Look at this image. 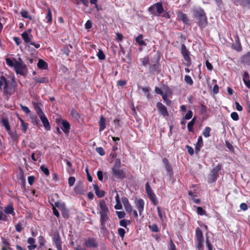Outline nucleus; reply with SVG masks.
<instances>
[{
    "label": "nucleus",
    "instance_id": "1",
    "mask_svg": "<svg viewBox=\"0 0 250 250\" xmlns=\"http://www.w3.org/2000/svg\"><path fill=\"white\" fill-rule=\"evenodd\" d=\"M17 87L18 83L14 77L9 80L3 75L0 76V90L3 96L8 97L7 100L15 93Z\"/></svg>",
    "mask_w": 250,
    "mask_h": 250
},
{
    "label": "nucleus",
    "instance_id": "2",
    "mask_svg": "<svg viewBox=\"0 0 250 250\" xmlns=\"http://www.w3.org/2000/svg\"><path fill=\"white\" fill-rule=\"evenodd\" d=\"M98 209V213L100 215V229L102 230H106V223L109 221V211L108 207L104 200H101L99 201Z\"/></svg>",
    "mask_w": 250,
    "mask_h": 250
},
{
    "label": "nucleus",
    "instance_id": "3",
    "mask_svg": "<svg viewBox=\"0 0 250 250\" xmlns=\"http://www.w3.org/2000/svg\"><path fill=\"white\" fill-rule=\"evenodd\" d=\"M193 16L197 20L199 26L203 28L207 25V18L204 9L201 8L194 9L193 10Z\"/></svg>",
    "mask_w": 250,
    "mask_h": 250
},
{
    "label": "nucleus",
    "instance_id": "4",
    "mask_svg": "<svg viewBox=\"0 0 250 250\" xmlns=\"http://www.w3.org/2000/svg\"><path fill=\"white\" fill-rule=\"evenodd\" d=\"M121 167V160L119 158H116L113 167H112V176L118 179H123L126 177V173L120 168Z\"/></svg>",
    "mask_w": 250,
    "mask_h": 250
},
{
    "label": "nucleus",
    "instance_id": "5",
    "mask_svg": "<svg viewBox=\"0 0 250 250\" xmlns=\"http://www.w3.org/2000/svg\"><path fill=\"white\" fill-rule=\"evenodd\" d=\"M19 61H17L16 59H14L15 66L14 69L18 75L21 76L25 75V72L27 71L26 65L21 59H19Z\"/></svg>",
    "mask_w": 250,
    "mask_h": 250
},
{
    "label": "nucleus",
    "instance_id": "6",
    "mask_svg": "<svg viewBox=\"0 0 250 250\" xmlns=\"http://www.w3.org/2000/svg\"><path fill=\"white\" fill-rule=\"evenodd\" d=\"M222 165L218 164L215 167L212 168L208 177V182L212 183L215 182L219 177V172L221 170Z\"/></svg>",
    "mask_w": 250,
    "mask_h": 250
},
{
    "label": "nucleus",
    "instance_id": "7",
    "mask_svg": "<svg viewBox=\"0 0 250 250\" xmlns=\"http://www.w3.org/2000/svg\"><path fill=\"white\" fill-rule=\"evenodd\" d=\"M148 11L154 15L159 16L164 11L162 3L158 2L152 5L148 8Z\"/></svg>",
    "mask_w": 250,
    "mask_h": 250
},
{
    "label": "nucleus",
    "instance_id": "8",
    "mask_svg": "<svg viewBox=\"0 0 250 250\" xmlns=\"http://www.w3.org/2000/svg\"><path fill=\"white\" fill-rule=\"evenodd\" d=\"M181 53L185 61L186 62V65L188 66H189L191 64L190 54L184 44H182L181 45Z\"/></svg>",
    "mask_w": 250,
    "mask_h": 250
},
{
    "label": "nucleus",
    "instance_id": "9",
    "mask_svg": "<svg viewBox=\"0 0 250 250\" xmlns=\"http://www.w3.org/2000/svg\"><path fill=\"white\" fill-rule=\"evenodd\" d=\"M52 241L57 250H62V240L59 232L58 231H56L53 233Z\"/></svg>",
    "mask_w": 250,
    "mask_h": 250
},
{
    "label": "nucleus",
    "instance_id": "10",
    "mask_svg": "<svg viewBox=\"0 0 250 250\" xmlns=\"http://www.w3.org/2000/svg\"><path fill=\"white\" fill-rule=\"evenodd\" d=\"M156 107L159 113L164 117H168L169 116L167 107L161 102H158L157 103Z\"/></svg>",
    "mask_w": 250,
    "mask_h": 250
},
{
    "label": "nucleus",
    "instance_id": "11",
    "mask_svg": "<svg viewBox=\"0 0 250 250\" xmlns=\"http://www.w3.org/2000/svg\"><path fill=\"white\" fill-rule=\"evenodd\" d=\"M135 207L139 211L140 215H142L145 207V202L142 198L136 199L135 200Z\"/></svg>",
    "mask_w": 250,
    "mask_h": 250
},
{
    "label": "nucleus",
    "instance_id": "12",
    "mask_svg": "<svg viewBox=\"0 0 250 250\" xmlns=\"http://www.w3.org/2000/svg\"><path fill=\"white\" fill-rule=\"evenodd\" d=\"M56 123L58 125L60 124V123L62 124V129L65 134H66L69 132L70 129V125L67 121L65 120H57Z\"/></svg>",
    "mask_w": 250,
    "mask_h": 250
},
{
    "label": "nucleus",
    "instance_id": "13",
    "mask_svg": "<svg viewBox=\"0 0 250 250\" xmlns=\"http://www.w3.org/2000/svg\"><path fill=\"white\" fill-rule=\"evenodd\" d=\"M85 246L88 248H96L98 246L96 239L93 237H89L85 240Z\"/></svg>",
    "mask_w": 250,
    "mask_h": 250
},
{
    "label": "nucleus",
    "instance_id": "14",
    "mask_svg": "<svg viewBox=\"0 0 250 250\" xmlns=\"http://www.w3.org/2000/svg\"><path fill=\"white\" fill-rule=\"evenodd\" d=\"M177 20L181 21L183 23L186 25H190L189 20L188 19L187 15L182 11H178L177 13Z\"/></svg>",
    "mask_w": 250,
    "mask_h": 250
},
{
    "label": "nucleus",
    "instance_id": "15",
    "mask_svg": "<svg viewBox=\"0 0 250 250\" xmlns=\"http://www.w3.org/2000/svg\"><path fill=\"white\" fill-rule=\"evenodd\" d=\"M160 64L159 63V59L158 58L154 63L151 65H150L149 67V73L154 74L159 71Z\"/></svg>",
    "mask_w": 250,
    "mask_h": 250
},
{
    "label": "nucleus",
    "instance_id": "16",
    "mask_svg": "<svg viewBox=\"0 0 250 250\" xmlns=\"http://www.w3.org/2000/svg\"><path fill=\"white\" fill-rule=\"evenodd\" d=\"M122 201L125 207L126 211L128 213H130L132 211V207L129 202L128 199L126 197L122 198Z\"/></svg>",
    "mask_w": 250,
    "mask_h": 250
},
{
    "label": "nucleus",
    "instance_id": "17",
    "mask_svg": "<svg viewBox=\"0 0 250 250\" xmlns=\"http://www.w3.org/2000/svg\"><path fill=\"white\" fill-rule=\"evenodd\" d=\"M27 243L29 244L27 246L28 250H34L37 247L36 244V239L33 237H29L27 240Z\"/></svg>",
    "mask_w": 250,
    "mask_h": 250
},
{
    "label": "nucleus",
    "instance_id": "18",
    "mask_svg": "<svg viewBox=\"0 0 250 250\" xmlns=\"http://www.w3.org/2000/svg\"><path fill=\"white\" fill-rule=\"evenodd\" d=\"M236 6L241 5L242 7H246L250 5V0H231Z\"/></svg>",
    "mask_w": 250,
    "mask_h": 250
},
{
    "label": "nucleus",
    "instance_id": "19",
    "mask_svg": "<svg viewBox=\"0 0 250 250\" xmlns=\"http://www.w3.org/2000/svg\"><path fill=\"white\" fill-rule=\"evenodd\" d=\"M40 118L45 130L47 131L50 130L51 126H50L49 122L47 118H46V116L44 115L43 116H41L40 117Z\"/></svg>",
    "mask_w": 250,
    "mask_h": 250
},
{
    "label": "nucleus",
    "instance_id": "20",
    "mask_svg": "<svg viewBox=\"0 0 250 250\" xmlns=\"http://www.w3.org/2000/svg\"><path fill=\"white\" fill-rule=\"evenodd\" d=\"M5 214H12L14 216L15 212H14V208L12 203L7 205L4 209Z\"/></svg>",
    "mask_w": 250,
    "mask_h": 250
},
{
    "label": "nucleus",
    "instance_id": "21",
    "mask_svg": "<svg viewBox=\"0 0 250 250\" xmlns=\"http://www.w3.org/2000/svg\"><path fill=\"white\" fill-rule=\"evenodd\" d=\"M241 62L244 64L250 66V51L241 57Z\"/></svg>",
    "mask_w": 250,
    "mask_h": 250
},
{
    "label": "nucleus",
    "instance_id": "22",
    "mask_svg": "<svg viewBox=\"0 0 250 250\" xmlns=\"http://www.w3.org/2000/svg\"><path fill=\"white\" fill-rule=\"evenodd\" d=\"M21 36L23 40L25 43L30 44L32 42V35L29 34L26 31H24L21 34Z\"/></svg>",
    "mask_w": 250,
    "mask_h": 250
},
{
    "label": "nucleus",
    "instance_id": "23",
    "mask_svg": "<svg viewBox=\"0 0 250 250\" xmlns=\"http://www.w3.org/2000/svg\"><path fill=\"white\" fill-rule=\"evenodd\" d=\"M99 131H103L106 128L105 119L103 115H101L99 121Z\"/></svg>",
    "mask_w": 250,
    "mask_h": 250
},
{
    "label": "nucleus",
    "instance_id": "24",
    "mask_svg": "<svg viewBox=\"0 0 250 250\" xmlns=\"http://www.w3.org/2000/svg\"><path fill=\"white\" fill-rule=\"evenodd\" d=\"M203 146V138L201 136L198 137L197 142L195 145V152L198 153L201 149V148Z\"/></svg>",
    "mask_w": 250,
    "mask_h": 250
},
{
    "label": "nucleus",
    "instance_id": "25",
    "mask_svg": "<svg viewBox=\"0 0 250 250\" xmlns=\"http://www.w3.org/2000/svg\"><path fill=\"white\" fill-rule=\"evenodd\" d=\"M243 81L246 87L250 89V80L249 73L245 71L243 76Z\"/></svg>",
    "mask_w": 250,
    "mask_h": 250
},
{
    "label": "nucleus",
    "instance_id": "26",
    "mask_svg": "<svg viewBox=\"0 0 250 250\" xmlns=\"http://www.w3.org/2000/svg\"><path fill=\"white\" fill-rule=\"evenodd\" d=\"M94 189L95 190V194L99 197H103L105 195V192L104 190H100L99 186L97 184L93 185Z\"/></svg>",
    "mask_w": 250,
    "mask_h": 250
},
{
    "label": "nucleus",
    "instance_id": "27",
    "mask_svg": "<svg viewBox=\"0 0 250 250\" xmlns=\"http://www.w3.org/2000/svg\"><path fill=\"white\" fill-rule=\"evenodd\" d=\"M144 36L142 34H139L136 38L135 42L140 46H146V43L145 40H143Z\"/></svg>",
    "mask_w": 250,
    "mask_h": 250
},
{
    "label": "nucleus",
    "instance_id": "28",
    "mask_svg": "<svg viewBox=\"0 0 250 250\" xmlns=\"http://www.w3.org/2000/svg\"><path fill=\"white\" fill-rule=\"evenodd\" d=\"M1 123L2 126L5 128L6 131H10V129H11V128L8 118H2L1 120Z\"/></svg>",
    "mask_w": 250,
    "mask_h": 250
},
{
    "label": "nucleus",
    "instance_id": "29",
    "mask_svg": "<svg viewBox=\"0 0 250 250\" xmlns=\"http://www.w3.org/2000/svg\"><path fill=\"white\" fill-rule=\"evenodd\" d=\"M195 237L197 241L204 240L203 232L199 228H197L196 229Z\"/></svg>",
    "mask_w": 250,
    "mask_h": 250
},
{
    "label": "nucleus",
    "instance_id": "30",
    "mask_svg": "<svg viewBox=\"0 0 250 250\" xmlns=\"http://www.w3.org/2000/svg\"><path fill=\"white\" fill-rule=\"evenodd\" d=\"M37 66L39 68L44 70L47 69L48 68L47 63L42 59H39Z\"/></svg>",
    "mask_w": 250,
    "mask_h": 250
},
{
    "label": "nucleus",
    "instance_id": "31",
    "mask_svg": "<svg viewBox=\"0 0 250 250\" xmlns=\"http://www.w3.org/2000/svg\"><path fill=\"white\" fill-rule=\"evenodd\" d=\"M45 22L51 24L52 22V12L51 9L50 8H47V14L45 16Z\"/></svg>",
    "mask_w": 250,
    "mask_h": 250
},
{
    "label": "nucleus",
    "instance_id": "32",
    "mask_svg": "<svg viewBox=\"0 0 250 250\" xmlns=\"http://www.w3.org/2000/svg\"><path fill=\"white\" fill-rule=\"evenodd\" d=\"M33 79L35 82L36 83H45L48 82V80L46 77H42L41 78H37V77H35L33 78Z\"/></svg>",
    "mask_w": 250,
    "mask_h": 250
},
{
    "label": "nucleus",
    "instance_id": "33",
    "mask_svg": "<svg viewBox=\"0 0 250 250\" xmlns=\"http://www.w3.org/2000/svg\"><path fill=\"white\" fill-rule=\"evenodd\" d=\"M141 89L144 92L145 95L148 100L152 98L151 95L150 93V88L149 86L142 87Z\"/></svg>",
    "mask_w": 250,
    "mask_h": 250
},
{
    "label": "nucleus",
    "instance_id": "34",
    "mask_svg": "<svg viewBox=\"0 0 250 250\" xmlns=\"http://www.w3.org/2000/svg\"><path fill=\"white\" fill-rule=\"evenodd\" d=\"M196 121V117H194L188 124V131L193 132V125Z\"/></svg>",
    "mask_w": 250,
    "mask_h": 250
},
{
    "label": "nucleus",
    "instance_id": "35",
    "mask_svg": "<svg viewBox=\"0 0 250 250\" xmlns=\"http://www.w3.org/2000/svg\"><path fill=\"white\" fill-rule=\"evenodd\" d=\"M46 241L44 237L43 236L40 235L39 237V246L38 247V249L42 250V248L43 246H44V245L46 243Z\"/></svg>",
    "mask_w": 250,
    "mask_h": 250
},
{
    "label": "nucleus",
    "instance_id": "36",
    "mask_svg": "<svg viewBox=\"0 0 250 250\" xmlns=\"http://www.w3.org/2000/svg\"><path fill=\"white\" fill-rule=\"evenodd\" d=\"M188 194L195 203L198 204L200 203L201 200L200 199L195 198V197H196L197 195L194 194L191 190L188 191Z\"/></svg>",
    "mask_w": 250,
    "mask_h": 250
},
{
    "label": "nucleus",
    "instance_id": "37",
    "mask_svg": "<svg viewBox=\"0 0 250 250\" xmlns=\"http://www.w3.org/2000/svg\"><path fill=\"white\" fill-rule=\"evenodd\" d=\"M7 132L8 133V134L10 136L11 139L13 141H17L18 140L19 136L17 135L16 131H11V129H10V131H7Z\"/></svg>",
    "mask_w": 250,
    "mask_h": 250
},
{
    "label": "nucleus",
    "instance_id": "38",
    "mask_svg": "<svg viewBox=\"0 0 250 250\" xmlns=\"http://www.w3.org/2000/svg\"><path fill=\"white\" fill-rule=\"evenodd\" d=\"M74 192L77 194H83L84 190L81 185H78L74 188Z\"/></svg>",
    "mask_w": 250,
    "mask_h": 250
},
{
    "label": "nucleus",
    "instance_id": "39",
    "mask_svg": "<svg viewBox=\"0 0 250 250\" xmlns=\"http://www.w3.org/2000/svg\"><path fill=\"white\" fill-rule=\"evenodd\" d=\"M70 114L74 118L78 121L80 119V114L74 108L71 109Z\"/></svg>",
    "mask_w": 250,
    "mask_h": 250
},
{
    "label": "nucleus",
    "instance_id": "40",
    "mask_svg": "<svg viewBox=\"0 0 250 250\" xmlns=\"http://www.w3.org/2000/svg\"><path fill=\"white\" fill-rule=\"evenodd\" d=\"M163 89L165 91L164 94H166L167 95L171 96L172 94V92L171 89L169 87V86L167 84L163 85Z\"/></svg>",
    "mask_w": 250,
    "mask_h": 250
},
{
    "label": "nucleus",
    "instance_id": "41",
    "mask_svg": "<svg viewBox=\"0 0 250 250\" xmlns=\"http://www.w3.org/2000/svg\"><path fill=\"white\" fill-rule=\"evenodd\" d=\"M146 191L148 197L155 194L148 182L146 184Z\"/></svg>",
    "mask_w": 250,
    "mask_h": 250
},
{
    "label": "nucleus",
    "instance_id": "42",
    "mask_svg": "<svg viewBox=\"0 0 250 250\" xmlns=\"http://www.w3.org/2000/svg\"><path fill=\"white\" fill-rule=\"evenodd\" d=\"M165 168L167 171V175H168L170 177H172L173 176V171L172 167L170 164L166 166Z\"/></svg>",
    "mask_w": 250,
    "mask_h": 250
},
{
    "label": "nucleus",
    "instance_id": "43",
    "mask_svg": "<svg viewBox=\"0 0 250 250\" xmlns=\"http://www.w3.org/2000/svg\"><path fill=\"white\" fill-rule=\"evenodd\" d=\"M211 130V129L210 127L206 126L203 131V135L206 138L209 137L210 136V132Z\"/></svg>",
    "mask_w": 250,
    "mask_h": 250
},
{
    "label": "nucleus",
    "instance_id": "44",
    "mask_svg": "<svg viewBox=\"0 0 250 250\" xmlns=\"http://www.w3.org/2000/svg\"><path fill=\"white\" fill-rule=\"evenodd\" d=\"M28 124L25 123L23 120H21V126L23 132L25 133L28 129Z\"/></svg>",
    "mask_w": 250,
    "mask_h": 250
},
{
    "label": "nucleus",
    "instance_id": "45",
    "mask_svg": "<svg viewBox=\"0 0 250 250\" xmlns=\"http://www.w3.org/2000/svg\"><path fill=\"white\" fill-rule=\"evenodd\" d=\"M148 198L154 205H157L158 204L159 202L155 194L148 196Z\"/></svg>",
    "mask_w": 250,
    "mask_h": 250
},
{
    "label": "nucleus",
    "instance_id": "46",
    "mask_svg": "<svg viewBox=\"0 0 250 250\" xmlns=\"http://www.w3.org/2000/svg\"><path fill=\"white\" fill-rule=\"evenodd\" d=\"M184 81L187 84L189 85H192L193 83V81L192 78L189 75H186L185 76Z\"/></svg>",
    "mask_w": 250,
    "mask_h": 250
},
{
    "label": "nucleus",
    "instance_id": "47",
    "mask_svg": "<svg viewBox=\"0 0 250 250\" xmlns=\"http://www.w3.org/2000/svg\"><path fill=\"white\" fill-rule=\"evenodd\" d=\"M148 228L152 232H158L159 231V229L156 224H153L152 225H149Z\"/></svg>",
    "mask_w": 250,
    "mask_h": 250
},
{
    "label": "nucleus",
    "instance_id": "48",
    "mask_svg": "<svg viewBox=\"0 0 250 250\" xmlns=\"http://www.w3.org/2000/svg\"><path fill=\"white\" fill-rule=\"evenodd\" d=\"M140 61L144 66H146L149 63V58L148 56H146L144 58L141 59Z\"/></svg>",
    "mask_w": 250,
    "mask_h": 250
},
{
    "label": "nucleus",
    "instance_id": "49",
    "mask_svg": "<svg viewBox=\"0 0 250 250\" xmlns=\"http://www.w3.org/2000/svg\"><path fill=\"white\" fill-rule=\"evenodd\" d=\"M15 58H13L12 59L10 58H6V64L10 67H14L15 66Z\"/></svg>",
    "mask_w": 250,
    "mask_h": 250
},
{
    "label": "nucleus",
    "instance_id": "50",
    "mask_svg": "<svg viewBox=\"0 0 250 250\" xmlns=\"http://www.w3.org/2000/svg\"><path fill=\"white\" fill-rule=\"evenodd\" d=\"M169 96L164 94L162 95L163 99L167 105H170L171 104V101L168 99V96Z\"/></svg>",
    "mask_w": 250,
    "mask_h": 250
},
{
    "label": "nucleus",
    "instance_id": "51",
    "mask_svg": "<svg viewBox=\"0 0 250 250\" xmlns=\"http://www.w3.org/2000/svg\"><path fill=\"white\" fill-rule=\"evenodd\" d=\"M96 151L101 156H104L105 154V151L102 147L96 148Z\"/></svg>",
    "mask_w": 250,
    "mask_h": 250
},
{
    "label": "nucleus",
    "instance_id": "52",
    "mask_svg": "<svg viewBox=\"0 0 250 250\" xmlns=\"http://www.w3.org/2000/svg\"><path fill=\"white\" fill-rule=\"evenodd\" d=\"M206 246L208 250H213V246L210 243L208 237L207 236L206 240Z\"/></svg>",
    "mask_w": 250,
    "mask_h": 250
},
{
    "label": "nucleus",
    "instance_id": "53",
    "mask_svg": "<svg viewBox=\"0 0 250 250\" xmlns=\"http://www.w3.org/2000/svg\"><path fill=\"white\" fill-rule=\"evenodd\" d=\"M204 240L197 241L198 243L196 245V248L198 250H204Z\"/></svg>",
    "mask_w": 250,
    "mask_h": 250
},
{
    "label": "nucleus",
    "instance_id": "54",
    "mask_svg": "<svg viewBox=\"0 0 250 250\" xmlns=\"http://www.w3.org/2000/svg\"><path fill=\"white\" fill-rule=\"evenodd\" d=\"M232 46L233 49H234V50H235L238 52L241 51V50H242V46H241V43H235V44H234V45L233 44L232 45Z\"/></svg>",
    "mask_w": 250,
    "mask_h": 250
},
{
    "label": "nucleus",
    "instance_id": "55",
    "mask_svg": "<svg viewBox=\"0 0 250 250\" xmlns=\"http://www.w3.org/2000/svg\"><path fill=\"white\" fill-rule=\"evenodd\" d=\"M230 117L231 119L235 121H237L239 119V115L236 112H232L230 114Z\"/></svg>",
    "mask_w": 250,
    "mask_h": 250
},
{
    "label": "nucleus",
    "instance_id": "56",
    "mask_svg": "<svg viewBox=\"0 0 250 250\" xmlns=\"http://www.w3.org/2000/svg\"><path fill=\"white\" fill-rule=\"evenodd\" d=\"M97 56L98 58L101 60H104L105 58V56L103 52V51L101 50H99V52L97 54Z\"/></svg>",
    "mask_w": 250,
    "mask_h": 250
},
{
    "label": "nucleus",
    "instance_id": "57",
    "mask_svg": "<svg viewBox=\"0 0 250 250\" xmlns=\"http://www.w3.org/2000/svg\"><path fill=\"white\" fill-rule=\"evenodd\" d=\"M40 169L46 176H48L49 175L50 173L48 168L46 167H45L44 166H41Z\"/></svg>",
    "mask_w": 250,
    "mask_h": 250
},
{
    "label": "nucleus",
    "instance_id": "58",
    "mask_svg": "<svg viewBox=\"0 0 250 250\" xmlns=\"http://www.w3.org/2000/svg\"><path fill=\"white\" fill-rule=\"evenodd\" d=\"M197 213L200 215H203L205 214L206 211L201 207L197 208Z\"/></svg>",
    "mask_w": 250,
    "mask_h": 250
},
{
    "label": "nucleus",
    "instance_id": "59",
    "mask_svg": "<svg viewBox=\"0 0 250 250\" xmlns=\"http://www.w3.org/2000/svg\"><path fill=\"white\" fill-rule=\"evenodd\" d=\"M169 246L168 248V250H176L175 245L171 239L169 241Z\"/></svg>",
    "mask_w": 250,
    "mask_h": 250
},
{
    "label": "nucleus",
    "instance_id": "60",
    "mask_svg": "<svg viewBox=\"0 0 250 250\" xmlns=\"http://www.w3.org/2000/svg\"><path fill=\"white\" fill-rule=\"evenodd\" d=\"M15 229L18 232H21V230L23 229V227H22V225L21 222L18 223L15 225Z\"/></svg>",
    "mask_w": 250,
    "mask_h": 250
},
{
    "label": "nucleus",
    "instance_id": "61",
    "mask_svg": "<svg viewBox=\"0 0 250 250\" xmlns=\"http://www.w3.org/2000/svg\"><path fill=\"white\" fill-rule=\"evenodd\" d=\"M226 145L227 148L232 152H234V148L233 146L228 141H226Z\"/></svg>",
    "mask_w": 250,
    "mask_h": 250
},
{
    "label": "nucleus",
    "instance_id": "62",
    "mask_svg": "<svg viewBox=\"0 0 250 250\" xmlns=\"http://www.w3.org/2000/svg\"><path fill=\"white\" fill-rule=\"evenodd\" d=\"M193 115V112L191 110H189L188 111L187 113L185 116L184 119L189 120L190 119Z\"/></svg>",
    "mask_w": 250,
    "mask_h": 250
},
{
    "label": "nucleus",
    "instance_id": "63",
    "mask_svg": "<svg viewBox=\"0 0 250 250\" xmlns=\"http://www.w3.org/2000/svg\"><path fill=\"white\" fill-rule=\"evenodd\" d=\"M2 242L4 246L3 247L4 248H6L7 249L10 246V243L8 241V240L6 238H2Z\"/></svg>",
    "mask_w": 250,
    "mask_h": 250
},
{
    "label": "nucleus",
    "instance_id": "64",
    "mask_svg": "<svg viewBox=\"0 0 250 250\" xmlns=\"http://www.w3.org/2000/svg\"><path fill=\"white\" fill-rule=\"evenodd\" d=\"M118 232L119 235L123 238L125 233V230L123 228H119L118 229Z\"/></svg>",
    "mask_w": 250,
    "mask_h": 250
}]
</instances>
